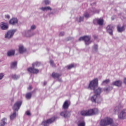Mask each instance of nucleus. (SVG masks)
Here are the masks:
<instances>
[{
	"label": "nucleus",
	"instance_id": "nucleus-1",
	"mask_svg": "<svg viewBox=\"0 0 126 126\" xmlns=\"http://www.w3.org/2000/svg\"><path fill=\"white\" fill-rule=\"evenodd\" d=\"M98 78H95L90 82L88 89L94 90L96 95H100L102 93V88L98 87ZM97 87H98L97 88Z\"/></svg>",
	"mask_w": 126,
	"mask_h": 126
},
{
	"label": "nucleus",
	"instance_id": "nucleus-2",
	"mask_svg": "<svg viewBox=\"0 0 126 126\" xmlns=\"http://www.w3.org/2000/svg\"><path fill=\"white\" fill-rule=\"evenodd\" d=\"M98 112L99 110H98V109L94 108L89 110H83L81 112V115L84 116H93L96 115V114H98Z\"/></svg>",
	"mask_w": 126,
	"mask_h": 126
},
{
	"label": "nucleus",
	"instance_id": "nucleus-3",
	"mask_svg": "<svg viewBox=\"0 0 126 126\" xmlns=\"http://www.w3.org/2000/svg\"><path fill=\"white\" fill-rule=\"evenodd\" d=\"M41 63L40 62H35V63H32V67H30L28 68V71L31 73H39V70L37 69H35V66H40Z\"/></svg>",
	"mask_w": 126,
	"mask_h": 126
},
{
	"label": "nucleus",
	"instance_id": "nucleus-4",
	"mask_svg": "<svg viewBox=\"0 0 126 126\" xmlns=\"http://www.w3.org/2000/svg\"><path fill=\"white\" fill-rule=\"evenodd\" d=\"M113 124V119L106 117L103 120H101L100 122V126H110Z\"/></svg>",
	"mask_w": 126,
	"mask_h": 126
},
{
	"label": "nucleus",
	"instance_id": "nucleus-5",
	"mask_svg": "<svg viewBox=\"0 0 126 126\" xmlns=\"http://www.w3.org/2000/svg\"><path fill=\"white\" fill-rule=\"evenodd\" d=\"M90 39H91V37L90 36H85L79 38V41H84L86 45H89V44H91Z\"/></svg>",
	"mask_w": 126,
	"mask_h": 126
},
{
	"label": "nucleus",
	"instance_id": "nucleus-6",
	"mask_svg": "<svg viewBox=\"0 0 126 126\" xmlns=\"http://www.w3.org/2000/svg\"><path fill=\"white\" fill-rule=\"evenodd\" d=\"M16 32V30H12L8 31L5 34V38L7 39H10L14 35V33Z\"/></svg>",
	"mask_w": 126,
	"mask_h": 126
},
{
	"label": "nucleus",
	"instance_id": "nucleus-7",
	"mask_svg": "<svg viewBox=\"0 0 126 126\" xmlns=\"http://www.w3.org/2000/svg\"><path fill=\"white\" fill-rule=\"evenodd\" d=\"M56 119H57V117H53L51 119L47 120L46 121L43 122L42 123V126H48L50 124H52V123H54V121H56Z\"/></svg>",
	"mask_w": 126,
	"mask_h": 126
},
{
	"label": "nucleus",
	"instance_id": "nucleus-8",
	"mask_svg": "<svg viewBox=\"0 0 126 126\" xmlns=\"http://www.w3.org/2000/svg\"><path fill=\"white\" fill-rule=\"evenodd\" d=\"M106 29L107 33H109L110 35L113 36V32L114 29H115V26L112 25H109L107 26Z\"/></svg>",
	"mask_w": 126,
	"mask_h": 126
},
{
	"label": "nucleus",
	"instance_id": "nucleus-9",
	"mask_svg": "<svg viewBox=\"0 0 126 126\" xmlns=\"http://www.w3.org/2000/svg\"><path fill=\"white\" fill-rule=\"evenodd\" d=\"M21 105H22V101L16 102L13 106V110L15 111V112H16V111H18V110L20 109Z\"/></svg>",
	"mask_w": 126,
	"mask_h": 126
},
{
	"label": "nucleus",
	"instance_id": "nucleus-10",
	"mask_svg": "<svg viewBox=\"0 0 126 126\" xmlns=\"http://www.w3.org/2000/svg\"><path fill=\"white\" fill-rule=\"evenodd\" d=\"M126 117V109H123L118 115L119 119L120 120H124Z\"/></svg>",
	"mask_w": 126,
	"mask_h": 126
},
{
	"label": "nucleus",
	"instance_id": "nucleus-11",
	"mask_svg": "<svg viewBox=\"0 0 126 126\" xmlns=\"http://www.w3.org/2000/svg\"><path fill=\"white\" fill-rule=\"evenodd\" d=\"M0 29L1 30H7L8 29V24L5 22H1L0 23Z\"/></svg>",
	"mask_w": 126,
	"mask_h": 126
},
{
	"label": "nucleus",
	"instance_id": "nucleus-12",
	"mask_svg": "<svg viewBox=\"0 0 126 126\" xmlns=\"http://www.w3.org/2000/svg\"><path fill=\"white\" fill-rule=\"evenodd\" d=\"M94 24L95 25L98 24L100 26H102L104 24V20L102 19H95L94 20Z\"/></svg>",
	"mask_w": 126,
	"mask_h": 126
},
{
	"label": "nucleus",
	"instance_id": "nucleus-13",
	"mask_svg": "<svg viewBox=\"0 0 126 126\" xmlns=\"http://www.w3.org/2000/svg\"><path fill=\"white\" fill-rule=\"evenodd\" d=\"M60 115L63 118H69L70 117V112L67 111H63L60 113Z\"/></svg>",
	"mask_w": 126,
	"mask_h": 126
},
{
	"label": "nucleus",
	"instance_id": "nucleus-14",
	"mask_svg": "<svg viewBox=\"0 0 126 126\" xmlns=\"http://www.w3.org/2000/svg\"><path fill=\"white\" fill-rule=\"evenodd\" d=\"M9 23L11 25H16L18 23V19L16 18H12L10 20Z\"/></svg>",
	"mask_w": 126,
	"mask_h": 126
},
{
	"label": "nucleus",
	"instance_id": "nucleus-15",
	"mask_svg": "<svg viewBox=\"0 0 126 126\" xmlns=\"http://www.w3.org/2000/svg\"><path fill=\"white\" fill-rule=\"evenodd\" d=\"M25 35L26 37H32L34 35V33L31 32V30H29L25 32Z\"/></svg>",
	"mask_w": 126,
	"mask_h": 126
},
{
	"label": "nucleus",
	"instance_id": "nucleus-16",
	"mask_svg": "<svg viewBox=\"0 0 126 126\" xmlns=\"http://www.w3.org/2000/svg\"><path fill=\"white\" fill-rule=\"evenodd\" d=\"M114 86H117L118 87H120V86H122L123 84V82L121 80H118L114 82L112 84Z\"/></svg>",
	"mask_w": 126,
	"mask_h": 126
},
{
	"label": "nucleus",
	"instance_id": "nucleus-17",
	"mask_svg": "<svg viewBox=\"0 0 126 126\" xmlns=\"http://www.w3.org/2000/svg\"><path fill=\"white\" fill-rule=\"evenodd\" d=\"M68 107H69V101L66 100L63 104V109H68Z\"/></svg>",
	"mask_w": 126,
	"mask_h": 126
},
{
	"label": "nucleus",
	"instance_id": "nucleus-18",
	"mask_svg": "<svg viewBox=\"0 0 126 126\" xmlns=\"http://www.w3.org/2000/svg\"><path fill=\"white\" fill-rule=\"evenodd\" d=\"M26 49L24 48L23 45H20L19 47V52L20 54H23L24 52H26Z\"/></svg>",
	"mask_w": 126,
	"mask_h": 126
},
{
	"label": "nucleus",
	"instance_id": "nucleus-19",
	"mask_svg": "<svg viewBox=\"0 0 126 126\" xmlns=\"http://www.w3.org/2000/svg\"><path fill=\"white\" fill-rule=\"evenodd\" d=\"M41 9V10H42V11H47V10H52V8L50 6H47V7H42L39 8Z\"/></svg>",
	"mask_w": 126,
	"mask_h": 126
},
{
	"label": "nucleus",
	"instance_id": "nucleus-20",
	"mask_svg": "<svg viewBox=\"0 0 126 126\" xmlns=\"http://www.w3.org/2000/svg\"><path fill=\"white\" fill-rule=\"evenodd\" d=\"M91 100L94 103H96L97 102V94H95V95L92 96L91 97Z\"/></svg>",
	"mask_w": 126,
	"mask_h": 126
},
{
	"label": "nucleus",
	"instance_id": "nucleus-21",
	"mask_svg": "<svg viewBox=\"0 0 126 126\" xmlns=\"http://www.w3.org/2000/svg\"><path fill=\"white\" fill-rule=\"evenodd\" d=\"M15 54V51L11 50L7 52V55L8 57H11V56H14Z\"/></svg>",
	"mask_w": 126,
	"mask_h": 126
},
{
	"label": "nucleus",
	"instance_id": "nucleus-22",
	"mask_svg": "<svg viewBox=\"0 0 126 126\" xmlns=\"http://www.w3.org/2000/svg\"><path fill=\"white\" fill-rule=\"evenodd\" d=\"M95 13H99V10L94 8L90 12L91 15H93V14H95Z\"/></svg>",
	"mask_w": 126,
	"mask_h": 126
},
{
	"label": "nucleus",
	"instance_id": "nucleus-23",
	"mask_svg": "<svg viewBox=\"0 0 126 126\" xmlns=\"http://www.w3.org/2000/svg\"><path fill=\"white\" fill-rule=\"evenodd\" d=\"M52 77H53V78H59L60 76H62V74L57 73H53L52 74Z\"/></svg>",
	"mask_w": 126,
	"mask_h": 126
},
{
	"label": "nucleus",
	"instance_id": "nucleus-24",
	"mask_svg": "<svg viewBox=\"0 0 126 126\" xmlns=\"http://www.w3.org/2000/svg\"><path fill=\"white\" fill-rule=\"evenodd\" d=\"M16 118V112L15 111L10 116L11 121H13Z\"/></svg>",
	"mask_w": 126,
	"mask_h": 126
},
{
	"label": "nucleus",
	"instance_id": "nucleus-25",
	"mask_svg": "<svg viewBox=\"0 0 126 126\" xmlns=\"http://www.w3.org/2000/svg\"><path fill=\"white\" fill-rule=\"evenodd\" d=\"M17 67V62H14L11 63V68H16Z\"/></svg>",
	"mask_w": 126,
	"mask_h": 126
},
{
	"label": "nucleus",
	"instance_id": "nucleus-26",
	"mask_svg": "<svg viewBox=\"0 0 126 126\" xmlns=\"http://www.w3.org/2000/svg\"><path fill=\"white\" fill-rule=\"evenodd\" d=\"M6 119L5 118H3L0 122V126H5V124H6V122H5L6 121Z\"/></svg>",
	"mask_w": 126,
	"mask_h": 126
},
{
	"label": "nucleus",
	"instance_id": "nucleus-27",
	"mask_svg": "<svg viewBox=\"0 0 126 126\" xmlns=\"http://www.w3.org/2000/svg\"><path fill=\"white\" fill-rule=\"evenodd\" d=\"M11 77L14 80H17V79H18L20 76L16 74H12L11 75Z\"/></svg>",
	"mask_w": 126,
	"mask_h": 126
},
{
	"label": "nucleus",
	"instance_id": "nucleus-28",
	"mask_svg": "<svg viewBox=\"0 0 126 126\" xmlns=\"http://www.w3.org/2000/svg\"><path fill=\"white\" fill-rule=\"evenodd\" d=\"M117 31L120 32H122L123 31H125V27H120V26H117Z\"/></svg>",
	"mask_w": 126,
	"mask_h": 126
},
{
	"label": "nucleus",
	"instance_id": "nucleus-29",
	"mask_svg": "<svg viewBox=\"0 0 126 126\" xmlns=\"http://www.w3.org/2000/svg\"><path fill=\"white\" fill-rule=\"evenodd\" d=\"M102 97L100 96L99 95H97L96 97V103H101V101H102Z\"/></svg>",
	"mask_w": 126,
	"mask_h": 126
},
{
	"label": "nucleus",
	"instance_id": "nucleus-30",
	"mask_svg": "<svg viewBox=\"0 0 126 126\" xmlns=\"http://www.w3.org/2000/svg\"><path fill=\"white\" fill-rule=\"evenodd\" d=\"M31 97H32L31 93H28L26 94V98L28 99H31Z\"/></svg>",
	"mask_w": 126,
	"mask_h": 126
},
{
	"label": "nucleus",
	"instance_id": "nucleus-31",
	"mask_svg": "<svg viewBox=\"0 0 126 126\" xmlns=\"http://www.w3.org/2000/svg\"><path fill=\"white\" fill-rule=\"evenodd\" d=\"M83 19H84V17L80 16V17H79L77 18L76 20L78 22H81V21H83Z\"/></svg>",
	"mask_w": 126,
	"mask_h": 126
},
{
	"label": "nucleus",
	"instance_id": "nucleus-32",
	"mask_svg": "<svg viewBox=\"0 0 126 126\" xmlns=\"http://www.w3.org/2000/svg\"><path fill=\"white\" fill-rule=\"evenodd\" d=\"M112 89H113V87H108L107 88H104L103 90L104 91H105V92H108L109 91H110V90H112Z\"/></svg>",
	"mask_w": 126,
	"mask_h": 126
},
{
	"label": "nucleus",
	"instance_id": "nucleus-33",
	"mask_svg": "<svg viewBox=\"0 0 126 126\" xmlns=\"http://www.w3.org/2000/svg\"><path fill=\"white\" fill-rule=\"evenodd\" d=\"M110 83V79H106L103 81L102 83V85H104V84H108V83Z\"/></svg>",
	"mask_w": 126,
	"mask_h": 126
},
{
	"label": "nucleus",
	"instance_id": "nucleus-34",
	"mask_svg": "<svg viewBox=\"0 0 126 126\" xmlns=\"http://www.w3.org/2000/svg\"><path fill=\"white\" fill-rule=\"evenodd\" d=\"M35 29H36V26L33 25L31 27V29L29 30H31V32H32V31H33V30H35Z\"/></svg>",
	"mask_w": 126,
	"mask_h": 126
},
{
	"label": "nucleus",
	"instance_id": "nucleus-35",
	"mask_svg": "<svg viewBox=\"0 0 126 126\" xmlns=\"http://www.w3.org/2000/svg\"><path fill=\"white\" fill-rule=\"evenodd\" d=\"M43 2H44L46 5H48V4H50L51 1L49 0H44Z\"/></svg>",
	"mask_w": 126,
	"mask_h": 126
},
{
	"label": "nucleus",
	"instance_id": "nucleus-36",
	"mask_svg": "<svg viewBox=\"0 0 126 126\" xmlns=\"http://www.w3.org/2000/svg\"><path fill=\"white\" fill-rule=\"evenodd\" d=\"M68 69H71V68H72V67H74V64H71L70 65H68L67 66Z\"/></svg>",
	"mask_w": 126,
	"mask_h": 126
},
{
	"label": "nucleus",
	"instance_id": "nucleus-37",
	"mask_svg": "<svg viewBox=\"0 0 126 126\" xmlns=\"http://www.w3.org/2000/svg\"><path fill=\"white\" fill-rule=\"evenodd\" d=\"M78 126H85V122H81L78 124Z\"/></svg>",
	"mask_w": 126,
	"mask_h": 126
},
{
	"label": "nucleus",
	"instance_id": "nucleus-38",
	"mask_svg": "<svg viewBox=\"0 0 126 126\" xmlns=\"http://www.w3.org/2000/svg\"><path fill=\"white\" fill-rule=\"evenodd\" d=\"M121 108H123V106L120 104L119 107L117 106L115 108V111H119Z\"/></svg>",
	"mask_w": 126,
	"mask_h": 126
},
{
	"label": "nucleus",
	"instance_id": "nucleus-39",
	"mask_svg": "<svg viewBox=\"0 0 126 126\" xmlns=\"http://www.w3.org/2000/svg\"><path fill=\"white\" fill-rule=\"evenodd\" d=\"M50 63L51 65H52V66H53V67L56 66V64H55V63H54V61H53V60H50Z\"/></svg>",
	"mask_w": 126,
	"mask_h": 126
},
{
	"label": "nucleus",
	"instance_id": "nucleus-40",
	"mask_svg": "<svg viewBox=\"0 0 126 126\" xmlns=\"http://www.w3.org/2000/svg\"><path fill=\"white\" fill-rule=\"evenodd\" d=\"M4 77V73H0V80H1L2 78Z\"/></svg>",
	"mask_w": 126,
	"mask_h": 126
},
{
	"label": "nucleus",
	"instance_id": "nucleus-41",
	"mask_svg": "<svg viewBox=\"0 0 126 126\" xmlns=\"http://www.w3.org/2000/svg\"><path fill=\"white\" fill-rule=\"evenodd\" d=\"M94 51L95 52H97V50H98V45H94Z\"/></svg>",
	"mask_w": 126,
	"mask_h": 126
},
{
	"label": "nucleus",
	"instance_id": "nucleus-42",
	"mask_svg": "<svg viewBox=\"0 0 126 126\" xmlns=\"http://www.w3.org/2000/svg\"><path fill=\"white\" fill-rule=\"evenodd\" d=\"M84 16H85V17H86V18H89V14L88 13V12H86L84 14Z\"/></svg>",
	"mask_w": 126,
	"mask_h": 126
},
{
	"label": "nucleus",
	"instance_id": "nucleus-43",
	"mask_svg": "<svg viewBox=\"0 0 126 126\" xmlns=\"http://www.w3.org/2000/svg\"><path fill=\"white\" fill-rule=\"evenodd\" d=\"M26 115H27V116H30L31 115V113H30V111H28L26 112Z\"/></svg>",
	"mask_w": 126,
	"mask_h": 126
},
{
	"label": "nucleus",
	"instance_id": "nucleus-44",
	"mask_svg": "<svg viewBox=\"0 0 126 126\" xmlns=\"http://www.w3.org/2000/svg\"><path fill=\"white\" fill-rule=\"evenodd\" d=\"M5 17H6V18H7L8 19H9V18H10V16H9V15H6Z\"/></svg>",
	"mask_w": 126,
	"mask_h": 126
},
{
	"label": "nucleus",
	"instance_id": "nucleus-45",
	"mask_svg": "<svg viewBox=\"0 0 126 126\" xmlns=\"http://www.w3.org/2000/svg\"><path fill=\"white\" fill-rule=\"evenodd\" d=\"M64 35V32H61L60 33V36H63Z\"/></svg>",
	"mask_w": 126,
	"mask_h": 126
},
{
	"label": "nucleus",
	"instance_id": "nucleus-46",
	"mask_svg": "<svg viewBox=\"0 0 126 126\" xmlns=\"http://www.w3.org/2000/svg\"><path fill=\"white\" fill-rule=\"evenodd\" d=\"M124 83H125V84H126V78H124Z\"/></svg>",
	"mask_w": 126,
	"mask_h": 126
},
{
	"label": "nucleus",
	"instance_id": "nucleus-47",
	"mask_svg": "<svg viewBox=\"0 0 126 126\" xmlns=\"http://www.w3.org/2000/svg\"><path fill=\"white\" fill-rule=\"evenodd\" d=\"M28 90H31L32 89V87L30 86L29 88H28Z\"/></svg>",
	"mask_w": 126,
	"mask_h": 126
},
{
	"label": "nucleus",
	"instance_id": "nucleus-48",
	"mask_svg": "<svg viewBox=\"0 0 126 126\" xmlns=\"http://www.w3.org/2000/svg\"><path fill=\"white\" fill-rule=\"evenodd\" d=\"M43 85H47V82L45 81L44 82Z\"/></svg>",
	"mask_w": 126,
	"mask_h": 126
},
{
	"label": "nucleus",
	"instance_id": "nucleus-49",
	"mask_svg": "<svg viewBox=\"0 0 126 126\" xmlns=\"http://www.w3.org/2000/svg\"><path fill=\"white\" fill-rule=\"evenodd\" d=\"M112 126H118V124H116L115 125H113Z\"/></svg>",
	"mask_w": 126,
	"mask_h": 126
},
{
	"label": "nucleus",
	"instance_id": "nucleus-50",
	"mask_svg": "<svg viewBox=\"0 0 126 126\" xmlns=\"http://www.w3.org/2000/svg\"><path fill=\"white\" fill-rule=\"evenodd\" d=\"M59 81H62V79H59Z\"/></svg>",
	"mask_w": 126,
	"mask_h": 126
}]
</instances>
